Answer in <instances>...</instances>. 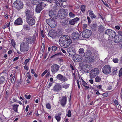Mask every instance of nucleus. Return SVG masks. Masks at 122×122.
<instances>
[{
  "label": "nucleus",
  "mask_w": 122,
  "mask_h": 122,
  "mask_svg": "<svg viewBox=\"0 0 122 122\" xmlns=\"http://www.w3.org/2000/svg\"><path fill=\"white\" fill-rule=\"evenodd\" d=\"M63 11V9H60L58 11V13L57 14L58 15H59V16H63V15L62 14Z\"/></svg>",
  "instance_id": "32"
},
{
  "label": "nucleus",
  "mask_w": 122,
  "mask_h": 122,
  "mask_svg": "<svg viewBox=\"0 0 122 122\" xmlns=\"http://www.w3.org/2000/svg\"><path fill=\"white\" fill-rule=\"evenodd\" d=\"M27 77L29 79H30L31 78V77L30 75V72H28L27 73Z\"/></svg>",
  "instance_id": "55"
},
{
  "label": "nucleus",
  "mask_w": 122,
  "mask_h": 122,
  "mask_svg": "<svg viewBox=\"0 0 122 122\" xmlns=\"http://www.w3.org/2000/svg\"><path fill=\"white\" fill-rule=\"evenodd\" d=\"M39 2V0H32L31 3L34 5H36Z\"/></svg>",
  "instance_id": "36"
},
{
  "label": "nucleus",
  "mask_w": 122,
  "mask_h": 122,
  "mask_svg": "<svg viewBox=\"0 0 122 122\" xmlns=\"http://www.w3.org/2000/svg\"><path fill=\"white\" fill-rule=\"evenodd\" d=\"M99 73L98 69L97 68H94L92 70L90 73V78H93L96 76H97Z\"/></svg>",
  "instance_id": "4"
},
{
  "label": "nucleus",
  "mask_w": 122,
  "mask_h": 122,
  "mask_svg": "<svg viewBox=\"0 0 122 122\" xmlns=\"http://www.w3.org/2000/svg\"><path fill=\"white\" fill-rule=\"evenodd\" d=\"M67 101V97L66 96H63L59 100V102L62 106L65 107Z\"/></svg>",
  "instance_id": "13"
},
{
  "label": "nucleus",
  "mask_w": 122,
  "mask_h": 122,
  "mask_svg": "<svg viewBox=\"0 0 122 122\" xmlns=\"http://www.w3.org/2000/svg\"><path fill=\"white\" fill-rule=\"evenodd\" d=\"M117 69L116 67H114L113 68L112 70V72L113 75L117 74Z\"/></svg>",
  "instance_id": "33"
},
{
  "label": "nucleus",
  "mask_w": 122,
  "mask_h": 122,
  "mask_svg": "<svg viewBox=\"0 0 122 122\" xmlns=\"http://www.w3.org/2000/svg\"><path fill=\"white\" fill-rule=\"evenodd\" d=\"M84 48H81L79 50L78 52L80 55H82L84 53Z\"/></svg>",
  "instance_id": "35"
},
{
  "label": "nucleus",
  "mask_w": 122,
  "mask_h": 122,
  "mask_svg": "<svg viewBox=\"0 0 122 122\" xmlns=\"http://www.w3.org/2000/svg\"><path fill=\"white\" fill-rule=\"evenodd\" d=\"M71 35L72 39L74 41H77L81 39V33H78L77 32H73Z\"/></svg>",
  "instance_id": "3"
},
{
  "label": "nucleus",
  "mask_w": 122,
  "mask_h": 122,
  "mask_svg": "<svg viewBox=\"0 0 122 122\" xmlns=\"http://www.w3.org/2000/svg\"><path fill=\"white\" fill-rule=\"evenodd\" d=\"M30 25L28 24H24L23 26V29L24 30H30Z\"/></svg>",
  "instance_id": "27"
},
{
  "label": "nucleus",
  "mask_w": 122,
  "mask_h": 122,
  "mask_svg": "<svg viewBox=\"0 0 122 122\" xmlns=\"http://www.w3.org/2000/svg\"><path fill=\"white\" fill-rule=\"evenodd\" d=\"M54 2L58 6H62V2L61 0H56Z\"/></svg>",
  "instance_id": "29"
},
{
  "label": "nucleus",
  "mask_w": 122,
  "mask_h": 122,
  "mask_svg": "<svg viewBox=\"0 0 122 122\" xmlns=\"http://www.w3.org/2000/svg\"><path fill=\"white\" fill-rule=\"evenodd\" d=\"M23 21L20 17L18 18L15 21L14 24L15 25H20L22 24Z\"/></svg>",
  "instance_id": "22"
},
{
  "label": "nucleus",
  "mask_w": 122,
  "mask_h": 122,
  "mask_svg": "<svg viewBox=\"0 0 122 122\" xmlns=\"http://www.w3.org/2000/svg\"><path fill=\"white\" fill-rule=\"evenodd\" d=\"M25 13L26 16V19L33 17L34 15L33 12L31 10L27 9L25 10Z\"/></svg>",
  "instance_id": "12"
},
{
  "label": "nucleus",
  "mask_w": 122,
  "mask_h": 122,
  "mask_svg": "<svg viewBox=\"0 0 122 122\" xmlns=\"http://www.w3.org/2000/svg\"><path fill=\"white\" fill-rule=\"evenodd\" d=\"M61 54L60 53H58L54 55L53 56H52L51 57V58H54L55 57L57 56H59V55H60Z\"/></svg>",
  "instance_id": "44"
},
{
  "label": "nucleus",
  "mask_w": 122,
  "mask_h": 122,
  "mask_svg": "<svg viewBox=\"0 0 122 122\" xmlns=\"http://www.w3.org/2000/svg\"><path fill=\"white\" fill-rule=\"evenodd\" d=\"M61 89V86L59 84H56L53 89V90L54 91L58 92L60 91Z\"/></svg>",
  "instance_id": "20"
},
{
  "label": "nucleus",
  "mask_w": 122,
  "mask_h": 122,
  "mask_svg": "<svg viewBox=\"0 0 122 122\" xmlns=\"http://www.w3.org/2000/svg\"><path fill=\"white\" fill-rule=\"evenodd\" d=\"M76 82L78 86V89H79L80 88V86L79 83V81L78 80L76 81Z\"/></svg>",
  "instance_id": "64"
},
{
  "label": "nucleus",
  "mask_w": 122,
  "mask_h": 122,
  "mask_svg": "<svg viewBox=\"0 0 122 122\" xmlns=\"http://www.w3.org/2000/svg\"><path fill=\"white\" fill-rule=\"evenodd\" d=\"M49 15L51 18H54L55 15V13L52 10H51L49 12Z\"/></svg>",
  "instance_id": "30"
},
{
  "label": "nucleus",
  "mask_w": 122,
  "mask_h": 122,
  "mask_svg": "<svg viewBox=\"0 0 122 122\" xmlns=\"http://www.w3.org/2000/svg\"><path fill=\"white\" fill-rule=\"evenodd\" d=\"M87 26V25L86 24H84L83 25L82 27L83 29H85Z\"/></svg>",
  "instance_id": "58"
},
{
  "label": "nucleus",
  "mask_w": 122,
  "mask_h": 122,
  "mask_svg": "<svg viewBox=\"0 0 122 122\" xmlns=\"http://www.w3.org/2000/svg\"><path fill=\"white\" fill-rule=\"evenodd\" d=\"M27 22L28 24L30 26L34 25L35 23V19L32 17L26 19Z\"/></svg>",
  "instance_id": "14"
},
{
  "label": "nucleus",
  "mask_w": 122,
  "mask_h": 122,
  "mask_svg": "<svg viewBox=\"0 0 122 122\" xmlns=\"http://www.w3.org/2000/svg\"><path fill=\"white\" fill-rule=\"evenodd\" d=\"M88 58H89L88 60L90 61H93L95 60V58L93 56L91 55L90 56H89Z\"/></svg>",
  "instance_id": "38"
},
{
  "label": "nucleus",
  "mask_w": 122,
  "mask_h": 122,
  "mask_svg": "<svg viewBox=\"0 0 122 122\" xmlns=\"http://www.w3.org/2000/svg\"><path fill=\"white\" fill-rule=\"evenodd\" d=\"M60 66L56 64L52 65L51 66V71L53 74H55L59 70Z\"/></svg>",
  "instance_id": "11"
},
{
  "label": "nucleus",
  "mask_w": 122,
  "mask_h": 122,
  "mask_svg": "<svg viewBox=\"0 0 122 122\" xmlns=\"http://www.w3.org/2000/svg\"><path fill=\"white\" fill-rule=\"evenodd\" d=\"M114 103L115 105H117L118 104V103L117 101L116 100H115L114 101Z\"/></svg>",
  "instance_id": "59"
},
{
  "label": "nucleus",
  "mask_w": 122,
  "mask_h": 122,
  "mask_svg": "<svg viewBox=\"0 0 122 122\" xmlns=\"http://www.w3.org/2000/svg\"><path fill=\"white\" fill-rule=\"evenodd\" d=\"M80 20L79 18L78 17H76L70 20L69 21L70 25H74L75 24L77 23Z\"/></svg>",
  "instance_id": "18"
},
{
  "label": "nucleus",
  "mask_w": 122,
  "mask_h": 122,
  "mask_svg": "<svg viewBox=\"0 0 122 122\" xmlns=\"http://www.w3.org/2000/svg\"><path fill=\"white\" fill-rule=\"evenodd\" d=\"M114 41L116 43H118L122 41V36L119 35L115 36L114 37Z\"/></svg>",
  "instance_id": "21"
},
{
  "label": "nucleus",
  "mask_w": 122,
  "mask_h": 122,
  "mask_svg": "<svg viewBox=\"0 0 122 122\" xmlns=\"http://www.w3.org/2000/svg\"><path fill=\"white\" fill-rule=\"evenodd\" d=\"M48 71L47 70H46L43 72L42 73L41 75V76H44L45 74H46V73H47L48 72Z\"/></svg>",
  "instance_id": "51"
},
{
  "label": "nucleus",
  "mask_w": 122,
  "mask_h": 122,
  "mask_svg": "<svg viewBox=\"0 0 122 122\" xmlns=\"http://www.w3.org/2000/svg\"><path fill=\"white\" fill-rule=\"evenodd\" d=\"M26 65H25V66H24V68L26 70H28L29 69L28 67L26 66Z\"/></svg>",
  "instance_id": "61"
},
{
  "label": "nucleus",
  "mask_w": 122,
  "mask_h": 122,
  "mask_svg": "<svg viewBox=\"0 0 122 122\" xmlns=\"http://www.w3.org/2000/svg\"><path fill=\"white\" fill-rule=\"evenodd\" d=\"M92 52L90 50H87L85 52L83 56V57H85L86 58H88L89 56L91 55Z\"/></svg>",
  "instance_id": "23"
},
{
  "label": "nucleus",
  "mask_w": 122,
  "mask_h": 122,
  "mask_svg": "<svg viewBox=\"0 0 122 122\" xmlns=\"http://www.w3.org/2000/svg\"><path fill=\"white\" fill-rule=\"evenodd\" d=\"M101 95H103V96L104 97H106L107 96V94L106 93H104L102 94H101Z\"/></svg>",
  "instance_id": "60"
},
{
  "label": "nucleus",
  "mask_w": 122,
  "mask_h": 122,
  "mask_svg": "<svg viewBox=\"0 0 122 122\" xmlns=\"http://www.w3.org/2000/svg\"><path fill=\"white\" fill-rule=\"evenodd\" d=\"M70 84H66L64 85H63L61 86V87H62L65 89H67L69 87Z\"/></svg>",
  "instance_id": "40"
},
{
  "label": "nucleus",
  "mask_w": 122,
  "mask_h": 122,
  "mask_svg": "<svg viewBox=\"0 0 122 122\" xmlns=\"http://www.w3.org/2000/svg\"><path fill=\"white\" fill-rule=\"evenodd\" d=\"M30 60L29 58L27 59H26L24 62V63L25 65H26L29 62Z\"/></svg>",
  "instance_id": "53"
},
{
  "label": "nucleus",
  "mask_w": 122,
  "mask_h": 122,
  "mask_svg": "<svg viewBox=\"0 0 122 122\" xmlns=\"http://www.w3.org/2000/svg\"><path fill=\"white\" fill-rule=\"evenodd\" d=\"M69 15L70 18H74L75 16V15L72 12L70 11L69 13Z\"/></svg>",
  "instance_id": "34"
},
{
  "label": "nucleus",
  "mask_w": 122,
  "mask_h": 122,
  "mask_svg": "<svg viewBox=\"0 0 122 122\" xmlns=\"http://www.w3.org/2000/svg\"><path fill=\"white\" fill-rule=\"evenodd\" d=\"M60 40L61 41V46L66 48L69 46L72 43L71 40L68 36L63 35L60 37Z\"/></svg>",
  "instance_id": "1"
},
{
  "label": "nucleus",
  "mask_w": 122,
  "mask_h": 122,
  "mask_svg": "<svg viewBox=\"0 0 122 122\" xmlns=\"http://www.w3.org/2000/svg\"><path fill=\"white\" fill-rule=\"evenodd\" d=\"M12 106L13 107L12 108L14 110V111L15 112H18V108L19 106V105L18 104H13L12 105Z\"/></svg>",
  "instance_id": "28"
},
{
  "label": "nucleus",
  "mask_w": 122,
  "mask_h": 122,
  "mask_svg": "<svg viewBox=\"0 0 122 122\" xmlns=\"http://www.w3.org/2000/svg\"><path fill=\"white\" fill-rule=\"evenodd\" d=\"M11 82L12 83H14L15 81V74L14 76L11 80Z\"/></svg>",
  "instance_id": "41"
},
{
  "label": "nucleus",
  "mask_w": 122,
  "mask_h": 122,
  "mask_svg": "<svg viewBox=\"0 0 122 122\" xmlns=\"http://www.w3.org/2000/svg\"><path fill=\"white\" fill-rule=\"evenodd\" d=\"M82 84L84 86L89 85L88 84H87L84 81H83Z\"/></svg>",
  "instance_id": "56"
},
{
  "label": "nucleus",
  "mask_w": 122,
  "mask_h": 122,
  "mask_svg": "<svg viewBox=\"0 0 122 122\" xmlns=\"http://www.w3.org/2000/svg\"><path fill=\"white\" fill-rule=\"evenodd\" d=\"M105 34L108 35L111 38L114 37L116 34V33L113 30L109 29H107L106 30Z\"/></svg>",
  "instance_id": "8"
},
{
  "label": "nucleus",
  "mask_w": 122,
  "mask_h": 122,
  "mask_svg": "<svg viewBox=\"0 0 122 122\" xmlns=\"http://www.w3.org/2000/svg\"><path fill=\"white\" fill-rule=\"evenodd\" d=\"M118 60L117 58H114L113 59V61L115 63H118Z\"/></svg>",
  "instance_id": "48"
},
{
  "label": "nucleus",
  "mask_w": 122,
  "mask_h": 122,
  "mask_svg": "<svg viewBox=\"0 0 122 122\" xmlns=\"http://www.w3.org/2000/svg\"><path fill=\"white\" fill-rule=\"evenodd\" d=\"M31 72L33 74H34L35 73V72L34 69H31Z\"/></svg>",
  "instance_id": "63"
},
{
  "label": "nucleus",
  "mask_w": 122,
  "mask_h": 122,
  "mask_svg": "<svg viewBox=\"0 0 122 122\" xmlns=\"http://www.w3.org/2000/svg\"><path fill=\"white\" fill-rule=\"evenodd\" d=\"M87 19L88 20V23L89 24H90L91 22L90 18L89 17H88L87 16Z\"/></svg>",
  "instance_id": "57"
},
{
  "label": "nucleus",
  "mask_w": 122,
  "mask_h": 122,
  "mask_svg": "<svg viewBox=\"0 0 122 122\" xmlns=\"http://www.w3.org/2000/svg\"><path fill=\"white\" fill-rule=\"evenodd\" d=\"M71 112L70 110H69L68 111V113L67 114V116L69 117H70L71 116Z\"/></svg>",
  "instance_id": "54"
},
{
  "label": "nucleus",
  "mask_w": 122,
  "mask_h": 122,
  "mask_svg": "<svg viewBox=\"0 0 122 122\" xmlns=\"http://www.w3.org/2000/svg\"><path fill=\"white\" fill-rule=\"evenodd\" d=\"M67 50L70 56H72L75 54V50L74 47H70L67 49Z\"/></svg>",
  "instance_id": "15"
},
{
  "label": "nucleus",
  "mask_w": 122,
  "mask_h": 122,
  "mask_svg": "<svg viewBox=\"0 0 122 122\" xmlns=\"http://www.w3.org/2000/svg\"><path fill=\"white\" fill-rule=\"evenodd\" d=\"M25 98H26L27 99H29L31 97V95H29L28 96L27 95L25 94Z\"/></svg>",
  "instance_id": "50"
},
{
  "label": "nucleus",
  "mask_w": 122,
  "mask_h": 122,
  "mask_svg": "<svg viewBox=\"0 0 122 122\" xmlns=\"http://www.w3.org/2000/svg\"><path fill=\"white\" fill-rule=\"evenodd\" d=\"M52 49L53 51H55L57 49V47L55 46H53L52 47Z\"/></svg>",
  "instance_id": "49"
},
{
  "label": "nucleus",
  "mask_w": 122,
  "mask_h": 122,
  "mask_svg": "<svg viewBox=\"0 0 122 122\" xmlns=\"http://www.w3.org/2000/svg\"><path fill=\"white\" fill-rule=\"evenodd\" d=\"M29 48V44L25 42H22L20 45V51L24 52L28 50Z\"/></svg>",
  "instance_id": "2"
},
{
  "label": "nucleus",
  "mask_w": 122,
  "mask_h": 122,
  "mask_svg": "<svg viewBox=\"0 0 122 122\" xmlns=\"http://www.w3.org/2000/svg\"><path fill=\"white\" fill-rule=\"evenodd\" d=\"M73 56V60L74 61L76 62H79L82 59V57L79 55L74 54Z\"/></svg>",
  "instance_id": "16"
},
{
  "label": "nucleus",
  "mask_w": 122,
  "mask_h": 122,
  "mask_svg": "<svg viewBox=\"0 0 122 122\" xmlns=\"http://www.w3.org/2000/svg\"><path fill=\"white\" fill-rule=\"evenodd\" d=\"M81 9L82 11L83 12H84L86 10V6L85 5H81Z\"/></svg>",
  "instance_id": "37"
},
{
  "label": "nucleus",
  "mask_w": 122,
  "mask_h": 122,
  "mask_svg": "<svg viewBox=\"0 0 122 122\" xmlns=\"http://www.w3.org/2000/svg\"><path fill=\"white\" fill-rule=\"evenodd\" d=\"M39 5H40L41 7H42V8L43 9L44 7H45L46 5V4H44L42 2H41L39 4Z\"/></svg>",
  "instance_id": "45"
},
{
  "label": "nucleus",
  "mask_w": 122,
  "mask_h": 122,
  "mask_svg": "<svg viewBox=\"0 0 122 122\" xmlns=\"http://www.w3.org/2000/svg\"><path fill=\"white\" fill-rule=\"evenodd\" d=\"M43 9L42 7H41L40 5L38 4L36 6V11L37 13H40L41 10Z\"/></svg>",
  "instance_id": "26"
},
{
  "label": "nucleus",
  "mask_w": 122,
  "mask_h": 122,
  "mask_svg": "<svg viewBox=\"0 0 122 122\" xmlns=\"http://www.w3.org/2000/svg\"><path fill=\"white\" fill-rule=\"evenodd\" d=\"M55 118L58 122H59L61 119V117L59 115L56 116L55 117Z\"/></svg>",
  "instance_id": "47"
},
{
  "label": "nucleus",
  "mask_w": 122,
  "mask_h": 122,
  "mask_svg": "<svg viewBox=\"0 0 122 122\" xmlns=\"http://www.w3.org/2000/svg\"><path fill=\"white\" fill-rule=\"evenodd\" d=\"M101 79L99 76H97L95 79V81L96 82H99L100 81Z\"/></svg>",
  "instance_id": "39"
},
{
  "label": "nucleus",
  "mask_w": 122,
  "mask_h": 122,
  "mask_svg": "<svg viewBox=\"0 0 122 122\" xmlns=\"http://www.w3.org/2000/svg\"><path fill=\"white\" fill-rule=\"evenodd\" d=\"M62 13V14L63 15V16H62V17H63L67 16V13L66 12L65 10H63V11Z\"/></svg>",
  "instance_id": "46"
},
{
  "label": "nucleus",
  "mask_w": 122,
  "mask_h": 122,
  "mask_svg": "<svg viewBox=\"0 0 122 122\" xmlns=\"http://www.w3.org/2000/svg\"><path fill=\"white\" fill-rule=\"evenodd\" d=\"M11 43L13 46L14 47H15V41L14 39H12L11 40Z\"/></svg>",
  "instance_id": "42"
},
{
  "label": "nucleus",
  "mask_w": 122,
  "mask_h": 122,
  "mask_svg": "<svg viewBox=\"0 0 122 122\" xmlns=\"http://www.w3.org/2000/svg\"><path fill=\"white\" fill-rule=\"evenodd\" d=\"M92 34V32L90 30L86 29L82 33V37L84 38H89Z\"/></svg>",
  "instance_id": "9"
},
{
  "label": "nucleus",
  "mask_w": 122,
  "mask_h": 122,
  "mask_svg": "<svg viewBox=\"0 0 122 122\" xmlns=\"http://www.w3.org/2000/svg\"><path fill=\"white\" fill-rule=\"evenodd\" d=\"M89 15L91 18L92 19L96 17V15L93 12L92 10H88Z\"/></svg>",
  "instance_id": "25"
},
{
  "label": "nucleus",
  "mask_w": 122,
  "mask_h": 122,
  "mask_svg": "<svg viewBox=\"0 0 122 122\" xmlns=\"http://www.w3.org/2000/svg\"><path fill=\"white\" fill-rule=\"evenodd\" d=\"M5 78L4 76H1L0 77V84L3 83L5 81Z\"/></svg>",
  "instance_id": "31"
},
{
  "label": "nucleus",
  "mask_w": 122,
  "mask_h": 122,
  "mask_svg": "<svg viewBox=\"0 0 122 122\" xmlns=\"http://www.w3.org/2000/svg\"><path fill=\"white\" fill-rule=\"evenodd\" d=\"M46 23L52 28H54L56 25L57 23L53 19L50 18L46 20Z\"/></svg>",
  "instance_id": "6"
},
{
  "label": "nucleus",
  "mask_w": 122,
  "mask_h": 122,
  "mask_svg": "<svg viewBox=\"0 0 122 122\" xmlns=\"http://www.w3.org/2000/svg\"><path fill=\"white\" fill-rule=\"evenodd\" d=\"M48 35L49 36L51 37L54 38L57 35V32L56 30L52 29L49 31Z\"/></svg>",
  "instance_id": "17"
},
{
  "label": "nucleus",
  "mask_w": 122,
  "mask_h": 122,
  "mask_svg": "<svg viewBox=\"0 0 122 122\" xmlns=\"http://www.w3.org/2000/svg\"><path fill=\"white\" fill-rule=\"evenodd\" d=\"M14 4L15 8L18 10H20L23 7V3L19 0H17L15 1Z\"/></svg>",
  "instance_id": "5"
},
{
  "label": "nucleus",
  "mask_w": 122,
  "mask_h": 122,
  "mask_svg": "<svg viewBox=\"0 0 122 122\" xmlns=\"http://www.w3.org/2000/svg\"><path fill=\"white\" fill-rule=\"evenodd\" d=\"M58 32L60 35H62L63 33L62 31L61 30H59Z\"/></svg>",
  "instance_id": "62"
},
{
  "label": "nucleus",
  "mask_w": 122,
  "mask_h": 122,
  "mask_svg": "<svg viewBox=\"0 0 122 122\" xmlns=\"http://www.w3.org/2000/svg\"><path fill=\"white\" fill-rule=\"evenodd\" d=\"M36 39L34 37L29 36H27L24 39V41L29 44L34 43Z\"/></svg>",
  "instance_id": "7"
},
{
  "label": "nucleus",
  "mask_w": 122,
  "mask_h": 122,
  "mask_svg": "<svg viewBox=\"0 0 122 122\" xmlns=\"http://www.w3.org/2000/svg\"><path fill=\"white\" fill-rule=\"evenodd\" d=\"M56 78L58 80H60L61 81L65 82L67 80V79L65 76H64L60 74H59L57 75Z\"/></svg>",
  "instance_id": "19"
},
{
  "label": "nucleus",
  "mask_w": 122,
  "mask_h": 122,
  "mask_svg": "<svg viewBox=\"0 0 122 122\" xmlns=\"http://www.w3.org/2000/svg\"><path fill=\"white\" fill-rule=\"evenodd\" d=\"M105 29V28L102 25H99L98 27V30L100 33L104 32Z\"/></svg>",
  "instance_id": "24"
},
{
  "label": "nucleus",
  "mask_w": 122,
  "mask_h": 122,
  "mask_svg": "<svg viewBox=\"0 0 122 122\" xmlns=\"http://www.w3.org/2000/svg\"><path fill=\"white\" fill-rule=\"evenodd\" d=\"M46 107L48 109H51V107L50 104L49 103H47L46 104Z\"/></svg>",
  "instance_id": "43"
},
{
  "label": "nucleus",
  "mask_w": 122,
  "mask_h": 122,
  "mask_svg": "<svg viewBox=\"0 0 122 122\" xmlns=\"http://www.w3.org/2000/svg\"><path fill=\"white\" fill-rule=\"evenodd\" d=\"M111 71V68L109 65L104 66L102 68V71L106 74H109Z\"/></svg>",
  "instance_id": "10"
},
{
  "label": "nucleus",
  "mask_w": 122,
  "mask_h": 122,
  "mask_svg": "<svg viewBox=\"0 0 122 122\" xmlns=\"http://www.w3.org/2000/svg\"><path fill=\"white\" fill-rule=\"evenodd\" d=\"M122 75V68H121L119 71V76H121Z\"/></svg>",
  "instance_id": "52"
}]
</instances>
